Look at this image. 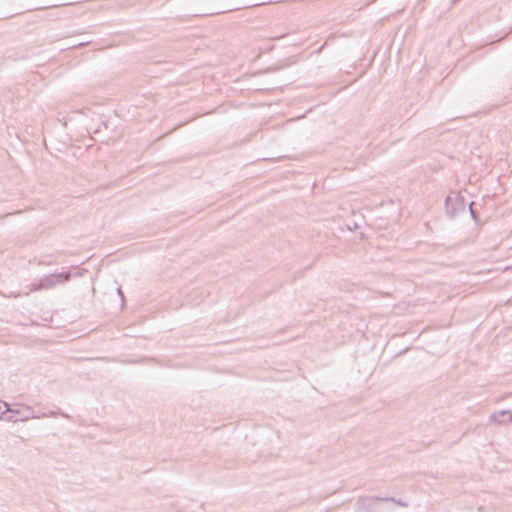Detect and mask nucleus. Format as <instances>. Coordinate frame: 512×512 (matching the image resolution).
Wrapping results in <instances>:
<instances>
[{"instance_id": "obj_1", "label": "nucleus", "mask_w": 512, "mask_h": 512, "mask_svg": "<svg viewBox=\"0 0 512 512\" xmlns=\"http://www.w3.org/2000/svg\"><path fill=\"white\" fill-rule=\"evenodd\" d=\"M3 406L6 411V416L4 418L7 422L16 423L18 421H28L30 419H38L39 415L35 414L34 409L26 404H15L10 406L8 403H3Z\"/></svg>"}, {"instance_id": "obj_2", "label": "nucleus", "mask_w": 512, "mask_h": 512, "mask_svg": "<svg viewBox=\"0 0 512 512\" xmlns=\"http://www.w3.org/2000/svg\"><path fill=\"white\" fill-rule=\"evenodd\" d=\"M70 278H71V273L69 271L46 275L39 280L38 284H34L33 287L30 289V291L51 289V288L55 287L57 284L65 283V282L69 281Z\"/></svg>"}, {"instance_id": "obj_3", "label": "nucleus", "mask_w": 512, "mask_h": 512, "mask_svg": "<svg viewBox=\"0 0 512 512\" xmlns=\"http://www.w3.org/2000/svg\"><path fill=\"white\" fill-rule=\"evenodd\" d=\"M466 204L463 197L459 193H451L445 199L446 213L450 217H454L459 212L465 210Z\"/></svg>"}, {"instance_id": "obj_4", "label": "nucleus", "mask_w": 512, "mask_h": 512, "mask_svg": "<svg viewBox=\"0 0 512 512\" xmlns=\"http://www.w3.org/2000/svg\"><path fill=\"white\" fill-rule=\"evenodd\" d=\"M490 422L505 425L512 422V412L509 410H501L490 415Z\"/></svg>"}, {"instance_id": "obj_5", "label": "nucleus", "mask_w": 512, "mask_h": 512, "mask_svg": "<svg viewBox=\"0 0 512 512\" xmlns=\"http://www.w3.org/2000/svg\"><path fill=\"white\" fill-rule=\"evenodd\" d=\"M381 500L383 501H393L395 502L396 504L400 505V506H407L406 503L402 502L401 500H396L395 498H382Z\"/></svg>"}, {"instance_id": "obj_6", "label": "nucleus", "mask_w": 512, "mask_h": 512, "mask_svg": "<svg viewBox=\"0 0 512 512\" xmlns=\"http://www.w3.org/2000/svg\"><path fill=\"white\" fill-rule=\"evenodd\" d=\"M72 4L73 3L54 4V5H49V6L41 7L39 9L41 10V9H48V8H58V7H61V6H68V5H72Z\"/></svg>"}, {"instance_id": "obj_7", "label": "nucleus", "mask_w": 512, "mask_h": 512, "mask_svg": "<svg viewBox=\"0 0 512 512\" xmlns=\"http://www.w3.org/2000/svg\"><path fill=\"white\" fill-rule=\"evenodd\" d=\"M3 403L2 401H0V419H4L5 416H6V411H5V408L3 406Z\"/></svg>"}, {"instance_id": "obj_8", "label": "nucleus", "mask_w": 512, "mask_h": 512, "mask_svg": "<svg viewBox=\"0 0 512 512\" xmlns=\"http://www.w3.org/2000/svg\"><path fill=\"white\" fill-rule=\"evenodd\" d=\"M56 414H57V412L51 411V412H48V413H43L40 417H55Z\"/></svg>"}, {"instance_id": "obj_9", "label": "nucleus", "mask_w": 512, "mask_h": 512, "mask_svg": "<svg viewBox=\"0 0 512 512\" xmlns=\"http://www.w3.org/2000/svg\"><path fill=\"white\" fill-rule=\"evenodd\" d=\"M117 292H118V295L121 297L122 301L124 300V293L123 291L121 290V288H118L117 289Z\"/></svg>"}, {"instance_id": "obj_10", "label": "nucleus", "mask_w": 512, "mask_h": 512, "mask_svg": "<svg viewBox=\"0 0 512 512\" xmlns=\"http://www.w3.org/2000/svg\"><path fill=\"white\" fill-rule=\"evenodd\" d=\"M470 212H471V215H472L473 217H475V213H474V211L472 210V208H471V207H470Z\"/></svg>"}, {"instance_id": "obj_11", "label": "nucleus", "mask_w": 512, "mask_h": 512, "mask_svg": "<svg viewBox=\"0 0 512 512\" xmlns=\"http://www.w3.org/2000/svg\"><path fill=\"white\" fill-rule=\"evenodd\" d=\"M61 416L65 417V418H69V416L67 414H65V413H61Z\"/></svg>"}]
</instances>
